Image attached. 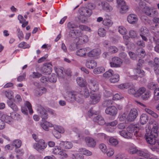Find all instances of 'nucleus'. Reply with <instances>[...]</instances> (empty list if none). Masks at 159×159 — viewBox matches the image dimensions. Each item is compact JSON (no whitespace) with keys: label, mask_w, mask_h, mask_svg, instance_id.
I'll list each match as a JSON object with an SVG mask.
<instances>
[{"label":"nucleus","mask_w":159,"mask_h":159,"mask_svg":"<svg viewBox=\"0 0 159 159\" xmlns=\"http://www.w3.org/2000/svg\"><path fill=\"white\" fill-rule=\"evenodd\" d=\"M146 132L145 137L147 143L151 145H155L154 147H152L150 148L153 151L159 152V141L156 140L155 136L152 134L151 127L148 126Z\"/></svg>","instance_id":"f257e3e1"},{"label":"nucleus","mask_w":159,"mask_h":159,"mask_svg":"<svg viewBox=\"0 0 159 159\" xmlns=\"http://www.w3.org/2000/svg\"><path fill=\"white\" fill-rule=\"evenodd\" d=\"M139 128L136 125L130 124L127 128V132L122 130L119 131V134L122 137L127 139L132 138L134 136H139Z\"/></svg>","instance_id":"f03ea898"},{"label":"nucleus","mask_w":159,"mask_h":159,"mask_svg":"<svg viewBox=\"0 0 159 159\" xmlns=\"http://www.w3.org/2000/svg\"><path fill=\"white\" fill-rule=\"evenodd\" d=\"M80 95L77 92L75 91H67L64 95L65 98L68 101L73 102L76 101L80 103L83 102V98L80 97Z\"/></svg>","instance_id":"7ed1b4c3"},{"label":"nucleus","mask_w":159,"mask_h":159,"mask_svg":"<svg viewBox=\"0 0 159 159\" xmlns=\"http://www.w3.org/2000/svg\"><path fill=\"white\" fill-rule=\"evenodd\" d=\"M47 112V109L40 107V117L42 119L41 125L43 129L46 131H48L49 127L53 126V125L51 123L46 120L48 118Z\"/></svg>","instance_id":"20e7f679"},{"label":"nucleus","mask_w":159,"mask_h":159,"mask_svg":"<svg viewBox=\"0 0 159 159\" xmlns=\"http://www.w3.org/2000/svg\"><path fill=\"white\" fill-rule=\"evenodd\" d=\"M88 86L91 92L97 91L99 88L98 82L93 79L90 80L88 84Z\"/></svg>","instance_id":"39448f33"},{"label":"nucleus","mask_w":159,"mask_h":159,"mask_svg":"<svg viewBox=\"0 0 159 159\" xmlns=\"http://www.w3.org/2000/svg\"><path fill=\"white\" fill-rule=\"evenodd\" d=\"M101 51L99 49H93L88 52L87 56L89 57H93L95 59L99 58Z\"/></svg>","instance_id":"423d86ee"},{"label":"nucleus","mask_w":159,"mask_h":159,"mask_svg":"<svg viewBox=\"0 0 159 159\" xmlns=\"http://www.w3.org/2000/svg\"><path fill=\"white\" fill-rule=\"evenodd\" d=\"M123 63L122 60L117 57H113L112 61L110 63V66L112 67H120Z\"/></svg>","instance_id":"0eeeda50"},{"label":"nucleus","mask_w":159,"mask_h":159,"mask_svg":"<svg viewBox=\"0 0 159 159\" xmlns=\"http://www.w3.org/2000/svg\"><path fill=\"white\" fill-rule=\"evenodd\" d=\"M138 116V112L136 109L133 108L129 111L127 115V121L132 122L134 121Z\"/></svg>","instance_id":"6e6552de"},{"label":"nucleus","mask_w":159,"mask_h":159,"mask_svg":"<svg viewBox=\"0 0 159 159\" xmlns=\"http://www.w3.org/2000/svg\"><path fill=\"white\" fill-rule=\"evenodd\" d=\"M28 110H29L30 114H32L33 113L31 103L29 101H26L25 103V106L21 107V110L23 114L25 115H27Z\"/></svg>","instance_id":"1a4fd4ad"},{"label":"nucleus","mask_w":159,"mask_h":159,"mask_svg":"<svg viewBox=\"0 0 159 159\" xmlns=\"http://www.w3.org/2000/svg\"><path fill=\"white\" fill-rule=\"evenodd\" d=\"M98 5H101L102 10L107 12H110L113 10L112 7L108 3L105 1L101 2L98 4Z\"/></svg>","instance_id":"9d476101"},{"label":"nucleus","mask_w":159,"mask_h":159,"mask_svg":"<svg viewBox=\"0 0 159 159\" xmlns=\"http://www.w3.org/2000/svg\"><path fill=\"white\" fill-rule=\"evenodd\" d=\"M89 50L88 48H80L77 50L76 52V54L80 57H86L87 56L88 52Z\"/></svg>","instance_id":"9b49d317"},{"label":"nucleus","mask_w":159,"mask_h":159,"mask_svg":"<svg viewBox=\"0 0 159 159\" xmlns=\"http://www.w3.org/2000/svg\"><path fill=\"white\" fill-rule=\"evenodd\" d=\"M140 36L142 39L145 41L148 40L147 38L145 36H148L149 33V30L145 27H142L140 29Z\"/></svg>","instance_id":"f8f14e48"},{"label":"nucleus","mask_w":159,"mask_h":159,"mask_svg":"<svg viewBox=\"0 0 159 159\" xmlns=\"http://www.w3.org/2000/svg\"><path fill=\"white\" fill-rule=\"evenodd\" d=\"M52 65L50 63L44 64L42 67V72L47 75H49L52 72Z\"/></svg>","instance_id":"ddd939ff"},{"label":"nucleus","mask_w":159,"mask_h":159,"mask_svg":"<svg viewBox=\"0 0 159 159\" xmlns=\"http://www.w3.org/2000/svg\"><path fill=\"white\" fill-rule=\"evenodd\" d=\"M97 66V62L93 59L87 60L85 62V66L88 68L93 69Z\"/></svg>","instance_id":"4468645a"},{"label":"nucleus","mask_w":159,"mask_h":159,"mask_svg":"<svg viewBox=\"0 0 159 159\" xmlns=\"http://www.w3.org/2000/svg\"><path fill=\"white\" fill-rule=\"evenodd\" d=\"M126 150L130 153L134 154L135 153L137 154L138 150L136 147L133 143H128L127 144Z\"/></svg>","instance_id":"2eb2a0df"},{"label":"nucleus","mask_w":159,"mask_h":159,"mask_svg":"<svg viewBox=\"0 0 159 159\" xmlns=\"http://www.w3.org/2000/svg\"><path fill=\"white\" fill-rule=\"evenodd\" d=\"M88 40V37L86 35H83L81 36H79L78 38H76V41H75L76 45L82 44L83 43H87Z\"/></svg>","instance_id":"dca6fc26"},{"label":"nucleus","mask_w":159,"mask_h":159,"mask_svg":"<svg viewBox=\"0 0 159 159\" xmlns=\"http://www.w3.org/2000/svg\"><path fill=\"white\" fill-rule=\"evenodd\" d=\"M105 112L106 114L111 116H115L117 113V109L116 107L114 106L109 107L106 109Z\"/></svg>","instance_id":"f3484780"},{"label":"nucleus","mask_w":159,"mask_h":159,"mask_svg":"<svg viewBox=\"0 0 159 159\" xmlns=\"http://www.w3.org/2000/svg\"><path fill=\"white\" fill-rule=\"evenodd\" d=\"M101 96L99 93H95L90 96L91 104H95L98 103L100 101Z\"/></svg>","instance_id":"a211bd4d"},{"label":"nucleus","mask_w":159,"mask_h":159,"mask_svg":"<svg viewBox=\"0 0 159 159\" xmlns=\"http://www.w3.org/2000/svg\"><path fill=\"white\" fill-rule=\"evenodd\" d=\"M138 20L137 16L134 14H130L128 16L127 18L128 22L132 24H136L138 22Z\"/></svg>","instance_id":"6ab92c4d"},{"label":"nucleus","mask_w":159,"mask_h":159,"mask_svg":"<svg viewBox=\"0 0 159 159\" xmlns=\"http://www.w3.org/2000/svg\"><path fill=\"white\" fill-rule=\"evenodd\" d=\"M85 141L87 146L90 147H94L96 145V142L94 139L89 137L85 138Z\"/></svg>","instance_id":"aec40b11"},{"label":"nucleus","mask_w":159,"mask_h":159,"mask_svg":"<svg viewBox=\"0 0 159 159\" xmlns=\"http://www.w3.org/2000/svg\"><path fill=\"white\" fill-rule=\"evenodd\" d=\"M93 120L94 122L98 124L99 125H102L105 123L104 118L100 115L94 117Z\"/></svg>","instance_id":"412c9836"},{"label":"nucleus","mask_w":159,"mask_h":159,"mask_svg":"<svg viewBox=\"0 0 159 159\" xmlns=\"http://www.w3.org/2000/svg\"><path fill=\"white\" fill-rule=\"evenodd\" d=\"M142 63L138 62L137 65V68L134 70V71L138 74L139 76L140 77H143L144 75V72L140 69L142 66Z\"/></svg>","instance_id":"4be33fe9"},{"label":"nucleus","mask_w":159,"mask_h":159,"mask_svg":"<svg viewBox=\"0 0 159 159\" xmlns=\"http://www.w3.org/2000/svg\"><path fill=\"white\" fill-rule=\"evenodd\" d=\"M149 120L148 115L145 113H143L140 116L139 122L142 125L146 124Z\"/></svg>","instance_id":"5701e85b"},{"label":"nucleus","mask_w":159,"mask_h":159,"mask_svg":"<svg viewBox=\"0 0 159 159\" xmlns=\"http://www.w3.org/2000/svg\"><path fill=\"white\" fill-rule=\"evenodd\" d=\"M137 154L139 156L148 158L150 157V154L146 149L139 150L138 151Z\"/></svg>","instance_id":"b1692460"},{"label":"nucleus","mask_w":159,"mask_h":159,"mask_svg":"<svg viewBox=\"0 0 159 159\" xmlns=\"http://www.w3.org/2000/svg\"><path fill=\"white\" fill-rule=\"evenodd\" d=\"M80 32L75 29L71 30L69 33V35L70 37L75 38V40L80 35Z\"/></svg>","instance_id":"393cba45"},{"label":"nucleus","mask_w":159,"mask_h":159,"mask_svg":"<svg viewBox=\"0 0 159 159\" xmlns=\"http://www.w3.org/2000/svg\"><path fill=\"white\" fill-rule=\"evenodd\" d=\"M129 89L128 90L129 93L134 96L136 97V93L137 89L134 85L133 84L130 85L129 84V87L128 88Z\"/></svg>","instance_id":"a878e982"},{"label":"nucleus","mask_w":159,"mask_h":159,"mask_svg":"<svg viewBox=\"0 0 159 159\" xmlns=\"http://www.w3.org/2000/svg\"><path fill=\"white\" fill-rule=\"evenodd\" d=\"M76 80L77 84L81 87H85L87 85L86 80L81 77H77Z\"/></svg>","instance_id":"bb28decb"},{"label":"nucleus","mask_w":159,"mask_h":159,"mask_svg":"<svg viewBox=\"0 0 159 159\" xmlns=\"http://www.w3.org/2000/svg\"><path fill=\"white\" fill-rule=\"evenodd\" d=\"M60 144L64 148L67 149H70L73 146L72 143L68 141H62L60 143Z\"/></svg>","instance_id":"cd10ccee"},{"label":"nucleus","mask_w":159,"mask_h":159,"mask_svg":"<svg viewBox=\"0 0 159 159\" xmlns=\"http://www.w3.org/2000/svg\"><path fill=\"white\" fill-rule=\"evenodd\" d=\"M88 135L89 134V131L87 130H85L84 132L82 133H79L78 134V137L79 139L78 140H74V142L76 143H81V140L83 139V137H84V134Z\"/></svg>","instance_id":"c85d7f7f"},{"label":"nucleus","mask_w":159,"mask_h":159,"mask_svg":"<svg viewBox=\"0 0 159 159\" xmlns=\"http://www.w3.org/2000/svg\"><path fill=\"white\" fill-rule=\"evenodd\" d=\"M78 152L82 153L83 154L87 156H91L92 154L91 152L85 148H80L79 149Z\"/></svg>","instance_id":"c756f323"},{"label":"nucleus","mask_w":159,"mask_h":159,"mask_svg":"<svg viewBox=\"0 0 159 159\" xmlns=\"http://www.w3.org/2000/svg\"><path fill=\"white\" fill-rule=\"evenodd\" d=\"M145 111L146 112L151 115L154 118L157 119L158 118V114L151 109L146 108L145 109Z\"/></svg>","instance_id":"7c9ffc66"},{"label":"nucleus","mask_w":159,"mask_h":159,"mask_svg":"<svg viewBox=\"0 0 159 159\" xmlns=\"http://www.w3.org/2000/svg\"><path fill=\"white\" fill-rule=\"evenodd\" d=\"M143 11L146 15L151 16L152 12L153 11V8L150 7H145L144 8Z\"/></svg>","instance_id":"2f4dec72"},{"label":"nucleus","mask_w":159,"mask_h":159,"mask_svg":"<svg viewBox=\"0 0 159 159\" xmlns=\"http://www.w3.org/2000/svg\"><path fill=\"white\" fill-rule=\"evenodd\" d=\"M54 129L55 130L60 134H63L65 132L64 128L61 126L57 125H53Z\"/></svg>","instance_id":"473e14b6"},{"label":"nucleus","mask_w":159,"mask_h":159,"mask_svg":"<svg viewBox=\"0 0 159 159\" xmlns=\"http://www.w3.org/2000/svg\"><path fill=\"white\" fill-rule=\"evenodd\" d=\"M120 79V75L118 74H115L112 75L110 79V81L111 83H115L118 82Z\"/></svg>","instance_id":"72a5a7b5"},{"label":"nucleus","mask_w":159,"mask_h":159,"mask_svg":"<svg viewBox=\"0 0 159 159\" xmlns=\"http://www.w3.org/2000/svg\"><path fill=\"white\" fill-rule=\"evenodd\" d=\"M82 11L83 13V15L85 17H89L92 13V11L88 8L84 9Z\"/></svg>","instance_id":"f704fd0d"},{"label":"nucleus","mask_w":159,"mask_h":159,"mask_svg":"<svg viewBox=\"0 0 159 159\" xmlns=\"http://www.w3.org/2000/svg\"><path fill=\"white\" fill-rule=\"evenodd\" d=\"M105 70V69L104 67H98L93 69V73L95 74H99L103 73Z\"/></svg>","instance_id":"c9c22d12"},{"label":"nucleus","mask_w":159,"mask_h":159,"mask_svg":"<svg viewBox=\"0 0 159 159\" xmlns=\"http://www.w3.org/2000/svg\"><path fill=\"white\" fill-rule=\"evenodd\" d=\"M80 94V96L82 95L83 97L86 98L89 96V92L87 88L86 87L83 89V90L81 92V93Z\"/></svg>","instance_id":"e433bc0d"},{"label":"nucleus","mask_w":159,"mask_h":159,"mask_svg":"<svg viewBox=\"0 0 159 159\" xmlns=\"http://www.w3.org/2000/svg\"><path fill=\"white\" fill-rule=\"evenodd\" d=\"M7 104L14 111H16L18 110V108L16 105L11 100H9L7 102Z\"/></svg>","instance_id":"4c0bfd02"},{"label":"nucleus","mask_w":159,"mask_h":159,"mask_svg":"<svg viewBox=\"0 0 159 159\" xmlns=\"http://www.w3.org/2000/svg\"><path fill=\"white\" fill-rule=\"evenodd\" d=\"M67 27L70 30L76 29L78 27V25L75 23L73 22H70L68 23Z\"/></svg>","instance_id":"58836bf2"},{"label":"nucleus","mask_w":159,"mask_h":159,"mask_svg":"<svg viewBox=\"0 0 159 159\" xmlns=\"http://www.w3.org/2000/svg\"><path fill=\"white\" fill-rule=\"evenodd\" d=\"M109 144L112 146H116L119 143V141L117 139L113 137H111L109 139Z\"/></svg>","instance_id":"ea45409f"},{"label":"nucleus","mask_w":159,"mask_h":159,"mask_svg":"<svg viewBox=\"0 0 159 159\" xmlns=\"http://www.w3.org/2000/svg\"><path fill=\"white\" fill-rule=\"evenodd\" d=\"M2 93L6 96V97L9 99V100H10V99H11L13 97V93L11 91L4 90L2 91Z\"/></svg>","instance_id":"a19ab883"},{"label":"nucleus","mask_w":159,"mask_h":159,"mask_svg":"<svg viewBox=\"0 0 159 159\" xmlns=\"http://www.w3.org/2000/svg\"><path fill=\"white\" fill-rule=\"evenodd\" d=\"M113 74L114 71L111 69H110L104 73L103 74V76L105 78H108L113 75Z\"/></svg>","instance_id":"79ce46f5"},{"label":"nucleus","mask_w":159,"mask_h":159,"mask_svg":"<svg viewBox=\"0 0 159 159\" xmlns=\"http://www.w3.org/2000/svg\"><path fill=\"white\" fill-rule=\"evenodd\" d=\"M118 30L119 32L121 35H124L127 33L126 29L123 26H120L118 27Z\"/></svg>","instance_id":"37998d69"},{"label":"nucleus","mask_w":159,"mask_h":159,"mask_svg":"<svg viewBox=\"0 0 159 159\" xmlns=\"http://www.w3.org/2000/svg\"><path fill=\"white\" fill-rule=\"evenodd\" d=\"M153 99L155 101L159 102V88L156 89L154 90Z\"/></svg>","instance_id":"c03bdc74"},{"label":"nucleus","mask_w":159,"mask_h":159,"mask_svg":"<svg viewBox=\"0 0 159 159\" xmlns=\"http://www.w3.org/2000/svg\"><path fill=\"white\" fill-rule=\"evenodd\" d=\"M155 64L154 65V70L155 72L157 73H158L159 71V69H157L156 67H159V59L158 58H155L154 60Z\"/></svg>","instance_id":"a18cd8bd"},{"label":"nucleus","mask_w":159,"mask_h":159,"mask_svg":"<svg viewBox=\"0 0 159 159\" xmlns=\"http://www.w3.org/2000/svg\"><path fill=\"white\" fill-rule=\"evenodd\" d=\"M102 24L104 25L109 27L112 25L113 22L111 20L106 19L103 20Z\"/></svg>","instance_id":"49530a36"},{"label":"nucleus","mask_w":159,"mask_h":159,"mask_svg":"<svg viewBox=\"0 0 159 159\" xmlns=\"http://www.w3.org/2000/svg\"><path fill=\"white\" fill-rule=\"evenodd\" d=\"M127 113L125 112L120 114L118 116L119 120L120 121H123L126 120H127Z\"/></svg>","instance_id":"de8ad7c7"},{"label":"nucleus","mask_w":159,"mask_h":159,"mask_svg":"<svg viewBox=\"0 0 159 159\" xmlns=\"http://www.w3.org/2000/svg\"><path fill=\"white\" fill-rule=\"evenodd\" d=\"M98 34L100 37H103L106 35V31L104 28H101L98 30Z\"/></svg>","instance_id":"09e8293b"},{"label":"nucleus","mask_w":159,"mask_h":159,"mask_svg":"<svg viewBox=\"0 0 159 159\" xmlns=\"http://www.w3.org/2000/svg\"><path fill=\"white\" fill-rule=\"evenodd\" d=\"M72 159H84V156L78 153L73 154L71 156Z\"/></svg>","instance_id":"8fccbe9b"},{"label":"nucleus","mask_w":159,"mask_h":159,"mask_svg":"<svg viewBox=\"0 0 159 159\" xmlns=\"http://www.w3.org/2000/svg\"><path fill=\"white\" fill-rule=\"evenodd\" d=\"M146 91V89L143 87L140 88L138 89H137L136 97L140 96L142 94L144 93Z\"/></svg>","instance_id":"3c124183"},{"label":"nucleus","mask_w":159,"mask_h":159,"mask_svg":"<svg viewBox=\"0 0 159 159\" xmlns=\"http://www.w3.org/2000/svg\"><path fill=\"white\" fill-rule=\"evenodd\" d=\"M11 116L12 119L13 118L15 120H19L21 119V116L20 115L15 112L11 113Z\"/></svg>","instance_id":"603ef678"},{"label":"nucleus","mask_w":159,"mask_h":159,"mask_svg":"<svg viewBox=\"0 0 159 159\" xmlns=\"http://www.w3.org/2000/svg\"><path fill=\"white\" fill-rule=\"evenodd\" d=\"M55 70L58 77L63 78V68L61 69L56 68Z\"/></svg>","instance_id":"864d4df0"},{"label":"nucleus","mask_w":159,"mask_h":159,"mask_svg":"<svg viewBox=\"0 0 159 159\" xmlns=\"http://www.w3.org/2000/svg\"><path fill=\"white\" fill-rule=\"evenodd\" d=\"M21 142L19 139L15 140L12 143V145L16 148H19L21 146Z\"/></svg>","instance_id":"5fc2aeb1"},{"label":"nucleus","mask_w":159,"mask_h":159,"mask_svg":"<svg viewBox=\"0 0 159 159\" xmlns=\"http://www.w3.org/2000/svg\"><path fill=\"white\" fill-rule=\"evenodd\" d=\"M150 96L151 93L150 92H145L144 94L142 96V98L143 100H148Z\"/></svg>","instance_id":"6e6d98bb"},{"label":"nucleus","mask_w":159,"mask_h":159,"mask_svg":"<svg viewBox=\"0 0 159 159\" xmlns=\"http://www.w3.org/2000/svg\"><path fill=\"white\" fill-rule=\"evenodd\" d=\"M120 7L121 8L120 9V12L122 14L125 13L128 9V7L126 4Z\"/></svg>","instance_id":"4d7b16f0"},{"label":"nucleus","mask_w":159,"mask_h":159,"mask_svg":"<svg viewBox=\"0 0 159 159\" xmlns=\"http://www.w3.org/2000/svg\"><path fill=\"white\" fill-rule=\"evenodd\" d=\"M48 81L51 82H55L57 81V77L55 74H52L51 76L49 75L48 77Z\"/></svg>","instance_id":"13d9d810"},{"label":"nucleus","mask_w":159,"mask_h":159,"mask_svg":"<svg viewBox=\"0 0 159 159\" xmlns=\"http://www.w3.org/2000/svg\"><path fill=\"white\" fill-rule=\"evenodd\" d=\"M2 118H4L5 122L8 124L10 123L12 120V118L11 116H10L7 115H4L2 116Z\"/></svg>","instance_id":"bf43d9fd"},{"label":"nucleus","mask_w":159,"mask_h":159,"mask_svg":"<svg viewBox=\"0 0 159 159\" xmlns=\"http://www.w3.org/2000/svg\"><path fill=\"white\" fill-rule=\"evenodd\" d=\"M118 48L115 46H110L109 48L108 51L109 52L111 53H114L117 52Z\"/></svg>","instance_id":"052dcab7"},{"label":"nucleus","mask_w":159,"mask_h":159,"mask_svg":"<svg viewBox=\"0 0 159 159\" xmlns=\"http://www.w3.org/2000/svg\"><path fill=\"white\" fill-rule=\"evenodd\" d=\"M61 151V148L60 147L56 146L53 149V152L55 154H59Z\"/></svg>","instance_id":"680f3d73"},{"label":"nucleus","mask_w":159,"mask_h":159,"mask_svg":"<svg viewBox=\"0 0 159 159\" xmlns=\"http://www.w3.org/2000/svg\"><path fill=\"white\" fill-rule=\"evenodd\" d=\"M148 88L150 89H153L157 87V84L154 82L149 83L147 86Z\"/></svg>","instance_id":"e2e57ef3"},{"label":"nucleus","mask_w":159,"mask_h":159,"mask_svg":"<svg viewBox=\"0 0 159 159\" xmlns=\"http://www.w3.org/2000/svg\"><path fill=\"white\" fill-rule=\"evenodd\" d=\"M129 84L128 83L121 84L117 86L119 88L122 89H127L129 87Z\"/></svg>","instance_id":"0e129e2a"},{"label":"nucleus","mask_w":159,"mask_h":159,"mask_svg":"<svg viewBox=\"0 0 159 159\" xmlns=\"http://www.w3.org/2000/svg\"><path fill=\"white\" fill-rule=\"evenodd\" d=\"M17 35L19 39L22 40L24 38V34L22 31H21L20 29H17Z\"/></svg>","instance_id":"69168bd1"},{"label":"nucleus","mask_w":159,"mask_h":159,"mask_svg":"<svg viewBox=\"0 0 159 159\" xmlns=\"http://www.w3.org/2000/svg\"><path fill=\"white\" fill-rule=\"evenodd\" d=\"M18 47L19 48H23L25 49L29 48L30 47V46L29 44H27L26 43L23 42L19 44Z\"/></svg>","instance_id":"338daca9"},{"label":"nucleus","mask_w":159,"mask_h":159,"mask_svg":"<svg viewBox=\"0 0 159 159\" xmlns=\"http://www.w3.org/2000/svg\"><path fill=\"white\" fill-rule=\"evenodd\" d=\"M99 147L102 151L103 153H106L107 152V147L103 143H102L99 145Z\"/></svg>","instance_id":"774afa93"}]
</instances>
